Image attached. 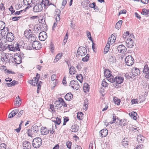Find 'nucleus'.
<instances>
[{
    "instance_id": "1",
    "label": "nucleus",
    "mask_w": 149,
    "mask_h": 149,
    "mask_svg": "<svg viewBox=\"0 0 149 149\" xmlns=\"http://www.w3.org/2000/svg\"><path fill=\"white\" fill-rule=\"evenodd\" d=\"M114 82H116V83L113 84V86L116 88H118L120 87L119 84L122 83L124 80V78L122 77L117 76L114 78H113Z\"/></svg>"
},
{
    "instance_id": "2",
    "label": "nucleus",
    "mask_w": 149,
    "mask_h": 149,
    "mask_svg": "<svg viewBox=\"0 0 149 149\" xmlns=\"http://www.w3.org/2000/svg\"><path fill=\"white\" fill-rule=\"evenodd\" d=\"M42 143L41 138L40 137H37L33 139L32 145L35 148H38L41 145Z\"/></svg>"
},
{
    "instance_id": "3",
    "label": "nucleus",
    "mask_w": 149,
    "mask_h": 149,
    "mask_svg": "<svg viewBox=\"0 0 149 149\" xmlns=\"http://www.w3.org/2000/svg\"><path fill=\"white\" fill-rule=\"evenodd\" d=\"M21 46L20 45L17 43L16 44L13 45H7V47L8 48L10 51H20V48Z\"/></svg>"
},
{
    "instance_id": "4",
    "label": "nucleus",
    "mask_w": 149,
    "mask_h": 149,
    "mask_svg": "<svg viewBox=\"0 0 149 149\" xmlns=\"http://www.w3.org/2000/svg\"><path fill=\"white\" fill-rule=\"evenodd\" d=\"M111 72L109 70H106L104 72V75L107 79L111 83H113L114 82L113 76L111 73Z\"/></svg>"
},
{
    "instance_id": "5",
    "label": "nucleus",
    "mask_w": 149,
    "mask_h": 149,
    "mask_svg": "<svg viewBox=\"0 0 149 149\" xmlns=\"http://www.w3.org/2000/svg\"><path fill=\"white\" fill-rule=\"evenodd\" d=\"M70 86L74 90H77L80 88V86L77 81L72 80L70 81Z\"/></svg>"
},
{
    "instance_id": "6",
    "label": "nucleus",
    "mask_w": 149,
    "mask_h": 149,
    "mask_svg": "<svg viewBox=\"0 0 149 149\" xmlns=\"http://www.w3.org/2000/svg\"><path fill=\"white\" fill-rule=\"evenodd\" d=\"M125 61L127 65L130 66L133 64L134 60L133 58L131 56L129 55L125 58Z\"/></svg>"
},
{
    "instance_id": "7",
    "label": "nucleus",
    "mask_w": 149,
    "mask_h": 149,
    "mask_svg": "<svg viewBox=\"0 0 149 149\" xmlns=\"http://www.w3.org/2000/svg\"><path fill=\"white\" fill-rule=\"evenodd\" d=\"M87 53V50L85 47H79L77 51L78 55L80 56H84Z\"/></svg>"
},
{
    "instance_id": "8",
    "label": "nucleus",
    "mask_w": 149,
    "mask_h": 149,
    "mask_svg": "<svg viewBox=\"0 0 149 149\" xmlns=\"http://www.w3.org/2000/svg\"><path fill=\"white\" fill-rule=\"evenodd\" d=\"M6 39L8 41L12 42L14 39V35L11 32H7Z\"/></svg>"
},
{
    "instance_id": "9",
    "label": "nucleus",
    "mask_w": 149,
    "mask_h": 149,
    "mask_svg": "<svg viewBox=\"0 0 149 149\" xmlns=\"http://www.w3.org/2000/svg\"><path fill=\"white\" fill-rule=\"evenodd\" d=\"M32 47L36 50L39 49L41 47V45L40 42L36 41L32 44Z\"/></svg>"
},
{
    "instance_id": "10",
    "label": "nucleus",
    "mask_w": 149,
    "mask_h": 149,
    "mask_svg": "<svg viewBox=\"0 0 149 149\" xmlns=\"http://www.w3.org/2000/svg\"><path fill=\"white\" fill-rule=\"evenodd\" d=\"M39 39L41 41H44L47 38L46 33L44 31H42L40 33L39 35Z\"/></svg>"
},
{
    "instance_id": "11",
    "label": "nucleus",
    "mask_w": 149,
    "mask_h": 149,
    "mask_svg": "<svg viewBox=\"0 0 149 149\" xmlns=\"http://www.w3.org/2000/svg\"><path fill=\"white\" fill-rule=\"evenodd\" d=\"M126 43L127 47L130 48H132L134 44L133 40L130 38L127 39L126 41Z\"/></svg>"
},
{
    "instance_id": "12",
    "label": "nucleus",
    "mask_w": 149,
    "mask_h": 149,
    "mask_svg": "<svg viewBox=\"0 0 149 149\" xmlns=\"http://www.w3.org/2000/svg\"><path fill=\"white\" fill-rule=\"evenodd\" d=\"M14 60L16 64H19L22 62V58L21 56L19 55L14 56Z\"/></svg>"
},
{
    "instance_id": "13",
    "label": "nucleus",
    "mask_w": 149,
    "mask_h": 149,
    "mask_svg": "<svg viewBox=\"0 0 149 149\" xmlns=\"http://www.w3.org/2000/svg\"><path fill=\"white\" fill-rule=\"evenodd\" d=\"M33 9L34 11L35 12L41 11L42 9V5L41 3L36 5L33 7Z\"/></svg>"
},
{
    "instance_id": "14",
    "label": "nucleus",
    "mask_w": 149,
    "mask_h": 149,
    "mask_svg": "<svg viewBox=\"0 0 149 149\" xmlns=\"http://www.w3.org/2000/svg\"><path fill=\"white\" fill-rule=\"evenodd\" d=\"M117 49L119 52L122 54L124 53L126 51V47L123 45H119Z\"/></svg>"
},
{
    "instance_id": "15",
    "label": "nucleus",
    "mask_w": 149,
    "mask_h": 149,
    "mask_svg": "<svg viewBox=\"0 0 149 149\" xmlns=\"http://www.w3.org/2000/svg\"><path fill=\"white\" fill-rule=\"evenodd\" d=\"M23 147L24 149H31V145L30 142L28 141H25L23 142Z\"/></svg>"
},
{
    "instance_id": "16",
    "label": "nucleus",
    "mask_w": 149,
    "mask_h": 149,
    "mask_svg": "<svg viewBox=\"0 0 149 149\" xmlns=\"http://www.w3.org/2000/svg\"><path fill=\"white\" fill-rule=\"evenodd\" d=\"M116 37L113 34H112L108 39L107 43H109V44H112L115 42Z\"/></svg>"
},
{
    "instance_id": "17",
    "label": "nucleus",
    "mask_w": 149,
    "mask_h": 149,
    "mask_svg": "<svg viewBox=\"0 0 149 149\" xmlns=\"http://www.w3.org/2000/svg\"><path fill=\"white\" fill-rule=\"evenodd\" d=\"M132 74H133L135 77L140 74V71L137 68L134 67L132 69Z\"/></svg>"
},
{
    "instance_id": "18",
    "label": "nucleus",
    "mask_w": 149,
    "mask_h": 149,
    "mask_svg": "<svg viewBox=\"0 0 149 149\" xmlns=\"http://www.w3.org/2000/svg\"><path fill=\"white\" fill-rule=\"evenodd\" d=\"M41 4L42 5H42H43L44 8H46L48 7V6L52 4L51 3L49 2L48 0H42Z\"/></svg>"
},
{
    "instance_id": "19",
    "label": "nucleus",
    "mask_w": 149,
    "mask_h": 149,
    "mask_svg": "<svg viewBox=\"0 0 149 149\" xmlns=\"http://www.w3.org/2000/svg\"><path fill=\"white\" fill-rule=\"evenodd\" d=\"M100 135L102 137L106 136L108 134V130L106 129H104L100 132Z\"/></svg>"
},
{
    "instance_id": "20",
    "label": "nucleus",
    "mask_w": 149,
    "mask_h": 149,
    "mask_svg": "<svg viewBox=\"0 0 149 149\" xmlns=\"http://www.w3.org/2000/svg\"><path fill=\"white\" fill-rule=\"evenodd\" d=\"M40 132L42 134H47L49 132V130H48L46 127H42L40 129Z\"/></svg>"
},
{
    "instance_id": "21",
    "label": "nucleus",
    "mask_w": 149,
    "mask_h": 149,
    "mask_svg": "<svg viewBox=\"0 0 149 149\" xmlns=\"http://www.w3.org/2000/svg\"><path fill=\"white\" fill-rule=\"evenodd\" d=\"M72 132H77L79 130V127L77 124L72 126L71 127Z\"/></svg>"
},
{
    "instance_id": "22",
    "label": "nucleus",
    "mask_w": 149,
    "mask_h": 149,
    "mask_svg": "<svg viewBox=\"0 0 149 149\" xmlns=\"http://www.w3.org/2000/svg\"><path fill=\"white\" fill-rule=\"evenodd\" d=\"M73 97V95L71 93L67 94L65 96V99L67 101H70Z\"/></svg>"
},
{
    "instance_id": "23",
    "label": "nucleus",
    "mask_w": 149,
    "mask_h": 149,
    "mask_svg": "<svg viewBox=\"0 0 149 149\" xmlns=\"http://www.w3.org/2000/svg\"><path fill=\"white\" fill-rule=\"evenodd\" d=\"M16 100V103L15 104L17 106L19 107L21 104V100L19 96L16 97L15 100Z\"/></svg>"
},
{
    "instance_id": "24",
    "label": "nucleus",
    "mask_w": 149,
    "mask_h": 149,
    "mask_svg": "<svg viewBox=\"0 0 149 149\" xmlns=\"http://www.w3.org/2000/svg\"><path fill=\"white\" fill-rule=\"evenodd\" d=\"M31 30L29 29V30H26L24 31V34L25 37L28 38H29L30 36L31 35Z\"/></svg>"
},
{
    "instance_id": "25",
    "label": "nucleus",
    "mask_w": 149,
    "mask_h": 149,
    "mask_svg": "<svg viewBox=\"0 0 149 149\" xmlns=\"http://www.w3.org/2000/svg\"><path fill=\"white\" fill-rule=\"evenodd\" d=\"M126 119H122L119 120V124L121 126H125L127 124Z\"/></svg>"
},
{
    "instance_id": "26",
    "label": "nucleus",
    "mask_w": 149,
    "mask_h": 149,
    "mask_svg": "<svg viewBox=\"0 0 149 149\" xmlns=\"http://www.w3.org/2000/svg\"><path fill=\"white\" fill-rule=\"evenodd\" d=\"M32 130L33 132L37 133L39 131L40 127L36 125H33L32 127Z\"/></svg>"
},
{
    "instance_id": "27",
    "label": "nucleus",
    "mask_w": 149,
    "mask_h": 149,
    "mask_svg": "<svg viewBox=\"0 0 149 149\" xmlns=\"http://www.w3.org/2000/svg\"><path fill=\"white\" fill-rule=\"evenodd\" d=\"M89 89V85L86 83L84 84L83 90L84 92H87Z\"/></svg>"
},
{
    "instance_id": "28",
    "label": "nucleus",
    "mask_w": 149,
    "mask_h": 149,
    "mask_svg": "<svg viewBox=\"0 0 149 149\" xmlns=\"http://www.w3.org/2000/svg\"><path fill=\"white\" fill-rule=\"evenodd\" d=\"M56 76L55 74H53L51 76V79L52 81H54L53 84L55 85L57 82H58V80L56 79Z\"/></svg>"
},
{
    "instance_id": "29",
    "label": "nucleus",
    "mask_w": 149,
    "mask_h": 149,
    "mask_svg": "<svg viewBox=\"0 0 149 149\" xmlns=\"http://www.w3.org/2000/svg\"><path fill=\"white\" fill-rule=\"evenodd\" d=\"M125 76L126 78L127 79H130V78L133 79L135 76L132 74V72L131 73H127L125 74Z\"/></svg>"
},
{
    "instance_id": "30",
    "label": "nucleus",
    "mask_w": 149,
    "mask_h": 149,
    "mask_svg": "<svg viewBox=\"0 0 149 149\" xmlns=\"http://www.w3.org/2000/svg\"><path fill=\"white\" fill-rule=\"evenodd\" d=\"M76 72L75 69L73 66H71L69 69V73L70 74H74Z\"/></svg>"
},
{
    "instance_id": "31",
    "label": "nucleus",
    "mask_w": 149,
    "mask_h": 149,
    "mask_svg": "<svg viewBox=\"0 0 149 149\" xmlns=\"http://www.w3.org/2000/svg\"><path fill=\"white\" fill-rule=\"evenodd\" d=\"M18 81L15 80H13L10 83H7L6 84L8 87H11L15 85L18 84Z\"/></svg>"
},
{
    "instance_id": "32",
    "label": "nucleus",
    "mask_w": 149,
    "mask_h": 149,
    "mask_svg": "<svg viewBox=\"0 0 149 149\" xmlns=\"http://www.w3.org/2000/svg\"><path fill=\"white\" fill-rule=\"evenodd\" d=\"M109 43H107L105 47L104 50V53L105 54L107 53L109 50L110 48V45Z\"/></svg>"
},
{
    "instance_id": "33",
    "label": "nucleus",
    "mask_w": 149,
    "mask_h": 149,
    "mask_svg": "<svg viewBox=\"0 0 149 149\" xmlns=\"http://www.w3.org/2000/svg\"><path fill=\"white\" fill-rule=\"evenodd\" d=\"M122 24V21L119 20L116 24L115 28L116 29H119L121 27Z\"/></svg>"
},
{
    "instance_id": "34",
    "label": "nucleus",
    "mask_w": 149,
    "mask_h": 149,
    "mask_svg": "<svg viewBox=\"0 0 149 149\" xmlns=\"http://www.w3.org/2000/svg\"><path fill=\"white\" fill-rule=\"evenodd\" d=\"M130 116H131V117L134 120H136L137 119V117H136V116L137 115V113H136L135 112H132L130 113L129 114Z\"/></svg>"
},
{
    "instance_id": "35",
    "label": "nucleus",
    "mask_w": 149,
    "mask_h": 149,
    "mask_svg": "<svg viewBox=\"0 0 149 149\" xmlns=\"http://www.w3.org/2000/svg\"><path fill=\"white\" fill-rule=\"evenodd\" d=\"M55 107L58 108H61V100L58 99V100H57L55 103Z\"/></svg>"
},
{
    "instance_id": "36",
    "label": "nucleus",
    "mask_w": 149,
    "mask_h": 149,
    "mask_svg": "<svg viewBox=\"0 0 149 149\" xmlns=\"http://www.w3.org/2000/svg\"><path fill=\"white\" fill-rule=\"evenodd\" d=\"M88 101L87 99H85L84 100V107L83 109L86 110L87 108L88 105Z\"/></svg>"
},
{
    "instance_id": "37",
    "label": "nucleus",
    "mask_w": 149,
    "mask_h": 149,
    "mask_svg": "<svg viewBox=\"0 0 149 149\" xmlns=\"http://www.w3.org/2000/svg\"><path fill=\"white\" fill-rule=\"evenodd\" d=\"M109 61L112 63H114L116 61V59L115 56H111L109 59Z\"/></svg>"
},
{
    "instance_id": "38",
    "label": "nucleus",
    "mask_w": 149,
    "mask_h": 149,
    "mask_svg": "<svg viewBox=\"0 0 149 149\" xmlns=\"http://www.w3.org/2000/svg\"><path fill=\"white\" fill-rule=\"evenodd\" d=\"M36 37L35 35L32 34L30 36H29V38H28L30 40H31L32 41H33V42L36 41Z\"/></svg>"
},
{
    "instance_id": "39",
    "label": "nucleus",
    "mask_w": 149,
    "mask_h": 149,
    "mask_svg": "<svg viewBox=\"0 0 149 149\" xmlns=\"http://www.w3.org/2000/svg\"><path fill=\"white\" fill-rule=\"evenodd\" d=\"M113 100L114 102V103L117 104V105H119L120 104V99H118L116 97H114L113 98Z\"/></svg>"
},
{
    "instance_id": "40",
    "label": "nucleus",
    "mask_w": 149,
    "mask_h": 149,
    "mask_svg": "<svg viewBox=\"0 0 149 149\" xmlns=\"http://www.w3.org/2000/svg\"><path fill=\"white\" fill-rule=\"evenodd\" d=\"M83 114L82 112H78L77 116V118L80 120H81L83 118Z\"/></svg>"
},
{
    "instance_id": "41",
    "label": "nucleus",
    "mask_w": 149,
    "mask_h": 149,
    "mask_svg": "<svg viewBox=\"0 0 149 149\" xmlns=\"http://www.w3.org/2000/svg\"><path fill=\"white\" fill-rule=\"evenodd\" d=\"M143 73L149 72V69L148 66L147 65H146L144 66L143 70Z\"/></svg>"
},
{
    "instance_id": "42",
    "label": "nucleus",
    "mask_w": 149,
    "mask_h": 149,
    "mask_svg": "<svg viewBox=\"0 0 149 149\" xmlns=\"http://www.w3.org/2000/svg\"><path fill=\"white\" fill-rule=\"evenodd\" d=\"M32 0H23L24 4L26 5H29L32 2Z\"/></svg>"
},
{
    "instance_id": "43",
    "label": "nucleus",
    "mask_w": 149,
    "mask_h": 149,
    "mask_svg": "<svg viewBox=\"0 0 149 149\" xmlns=\"http://www.w3.org/2000/svg\"><path fill=\"white\" fill-rule=\"evenodd\" d=\"M5 26V24L4 22L2 21H0V30H2Z\"/></svg>"
},
{
    "instance_id": "44",
    "label": "nucleus",
    "mask_w": 149,
    "mask_h": 149,
    "mask_svg": "<svg viewBox=\"0 0 149 149\" xmlns=\"http://www.w3.org/2000/svg\"><path fill=\"white\" fill-rule=\"evenodd\" d=\"M138 128L136 126H132V127L130 128V130L131 131H133L134 132L138 131Z\"/></svg>"
},
{
    "instance_id": "45",
    "label": "nucleus",
    "mask_w": 149,
    "mask_h": 149,
    "mask_svg": "<svg viewBox=\"0 0 149 149\" xmlns=\"http://www.w3.org/2000/svg\"><path fill=\"white\" fill-rule=\"evenodd\" d=\"M148 13V10L146 9H143L141 12V14L143 15H147Z\"/></svg>"
},
{
    "instance_id": "46",
    "label": "nucleus",
    "mask_w": 149,
    "mask_h": 149,
    "mask_svg": "<svg viewBox=\"0 0 149 149\" xmlns=\"http://www.w3.org/2000/svg\"><path fill=\"white\" fill-rule=\"evenodd\" d=\"M76 78L80 82H81V80H82V76L81 74H77L76 76Z\"/></svg>"
},
{
    "instance_id": "47",
    "label": "nucleus",
    "mask_w": 149,
    "mask_h": 149,
    "mask_svg": "<svg viewBox=\"0 0 149 149\" xmlns=\"http://www.w3.org/2000/svg\"><path fill=\"white\" fill-rule=\"evenodd\" d=\"M56 124V125L57 124L59 125L61 123V120L60 118H57L56 120H54L53 121Z\"/></svg>"
},
{
    "instance_id": "48",
    "label": "nucleus",
    "mask_w": 149,
    "mask_h": 149,
    "mask_svg": "<svg viewBox=\"0 0 149 149\" xmlns=\"http://www.w3.org/2000/svg\"><path fill=\"white\" fill-rule=\"evenodd\" d=\"M86 35L88 39L91 40L92 41V39L91 36V33L88 31H86Z\"/></svg>"
},
{
    "instance_id": "49",
    "label": "nucleus",
    "mask_w": 149,
    "mask_h": 149,
    "mask_svg": "<svg viewBox=\"0 0 149 149\" xmlns=\"http://www.w3.org/2000/svg\"><path fill=\"white\" fill-rule=\"evenodd\" d=\"M89 56V55L88 54H87L86 56L83 58L82 60L84 62H87L88 60V58Z\"/></svg>"
},
{
    "instance_id": "50",
    "label": "nucleus",
    "mask_w": 149,
    "mask_h": 149,
    "mask_svg": "<svg viewBox=\"0 0 149 149\" xmlns=\"http://www.w3.org/2000/svg\"><path fill=\"white\" fill-rule=\"evenodd\" d=\"M59 99L61 100V106H63L64 107H66L67 106V104L65 102L63 99L62 98H60Z\"/></svg>"
},
{
    "instance_id": "51",
    "label": "nucleus",
    "mask_w": 149,
    "mask_h": 149,
    "mask_svg": "<svg viewBox=\"0 0 149 149\" xmlns=\"http://www.w3.org/2000/svg\"><path fill=\"white\" fill-rule=\"evenodd\" d=\"M56 12L58 17V20H59L60 19L61 11L59 9H56Z\"/></svg>"
},
{
    "instance_id": "52",
    "label": "nucleus",
    "mask_w": 149,
    "mask_h": 149,
    "mask_svg": "<svg viewBox=\"0 0 149 149\" xmlns=\"http://www.w3.org/2000/svg\"><path fill=\"white\" fill-rule=\"evenodd\" d=\"M122 144L123 146L125 147L126 148L128 146V142L125 141V140H123L122 142Z\"/></svg>"
},
{
    "instance_id": "53",
    "label": "nucleus",
    "mask_w": 149,
    "mask_h": 149,
    "mask_svg": "<svg viewBox=\"0 0 149 149\" xmlns=\"http://www.w3.org/2000/svg\"><path fill=\"white\" fill-rule=\"evenodd\" d=\"M2 31H3V34H4V35H5V34L7 35V32H9L8 28L7 27H4Z\"/></svg>"
},
{
    "instance_id": "54",
    "label": "nucleus",
    "mask_w": 149,
    "mask_h": 149,
    "mask_svg": "<svg viewBox=\"0 0 149 149\" xmlns=\"http://www.w3.org/2000/svg\"><path fill=\"white\" fill-rule=\"evenodd\" d=\"M72 143L70 141H68L66 143V145L68 148L69 149L71 148V146L72 145Z\"/></svg>"
},
{
    "instance_id": "55",
    "label": "nucleus",
    "mask_w": 149,
    "mask_h": 149,
    "mask_svg": "<svg viewBox=\"0 0 149 149\" xmlns=\"http://www.w3.org/2000/svg\"><path fill=\"white\" fill-rule=\"evenodd\" d=\"M16 115V114L15 113H14V111H12V112L9 114L8 118H12Z\"/></svg>"
},
{
    "instance_id": "56",
    "label": "nucleus",
    "mask_w": 149,
    "mask_h": 149,
    "mask_svg": "<svg viewBox=\"0 0 149 149\" xmlns=\"http://www.w3.org/2000/svg\"><path fill=\"white\" fill-rule=\"evenodd\" d=\"M137 139L138 141L140 143H142L143 141L142 137L141 136H138L137 138Z\"/></svg>"
},
{
    "instance_id": "57",
    "label": "nucleus",
    "mask_w": 149,
    "mask_h": 149,
    "mask_svg": "<svg viewBox=\"0 0 149 149\" xmlns=\"http://www.w3.org/2000/svg\"><path fill=\"white\" fill-rule=\"evenodd\" d=\"M102 85L104 87H106L108 86V84L104 79L102 81Z\"/></svg>"
},
{
    "instance_id": "58",
    "label": "nucleus",
    "mask_w": 149,
    "mask_h": 149,
    "mask_svg": "<svg viewBox=\"0 0 149 149\" xmlns=\"http://www.w3.org/2000/svg\"><path fill=\"white\" fill-rule=\"evenodd\" d=\"M6 145L5 143H1L0 145V149H6Z\"/></svg>"
},
{
    "instance_id": "59",
    "label": "nucleus",
    "mask_w": 149,
    "mask_h": 149,
    "mask_svg": "<svg viewBox=\"0 0 149 149\" xmlns=\"http://www.w3.org/2000/svg\"><path fill=\"white\" fill-rule=\"evenodd\" d=\"M143 145H138L136 147V149H143Z\"/></svg>"
},
{
    "instance_id": "60",
    "label": "nucleus",
    "mask_w": 149,
    "mask_h": 149,
    "mask_svg": "<svg viewBox=\"0 0 149 149\" xmlns=\"http://www.w3.org/2000/svg\"><path fill=\"white\" fill-rule=\"evenodd\" d=\"M21 17H12V20L13 21H17Z\"/></svg>"
},
{
    "instance_id": "61",
    "label": "nucleus",
    "mask_w": 149,
    "mask_h": 149,
    "mask_svg": "<svg viewBox=\"0 0 149 149\" xmlns=\"http://www.w3.org/2000/svg\"><path fill=\"white\" fill-rule=\"evenodd\" d=\"M28 82L33 86H35L36 84V83L35 82H33V81L32 80H29Z\"/></svg>"
},
{
    "instance_id": "62",
    "label": "nucleus",
    "mask_w": 149,
    "mask_h": 149,
    "mask_svg": "<svg viewBox=\"0 0 149 149\" xmlns=\"http://www.w3.org/2000/svg\"><path fill=\"white\" fill-rule=\"evenodd\" d=\"M138 100L137 99H133L131 100L132 104H138Z\"/></svg>"
},
{
    "instance_id": "63",
    "label": "nucleus",
    "mask_w": 149,
    "mask_h": 149,
    "mask_svg": "<svg viewBox=\"0 0 149 149\" xmlns=\"http://www.w3.org/2000/svg\"><path fill=\"white\" fill-rule=\"evenodd\" d=\"M62 55L61 54L59 53L57 54V55L56 56V58H57L58 59V60H59L61 57Z\"/></svg>"
},
{
    "instance_id": "64",
    "label": "nucleus",
    "mask_w": 149,
    "mask_h": 149,
    "mask_svg": "<svg viewBox=\"0 0 149 149\" xmlns=\"http://www.w3.org/2000/svg\"><path fill=\"white\" fill-rule=\"evenodd\" d=\"M0 69L2 71H6L7 70L6 67L4 66H1L0 67Z\"/></svg>"
}]
</instances>
